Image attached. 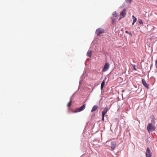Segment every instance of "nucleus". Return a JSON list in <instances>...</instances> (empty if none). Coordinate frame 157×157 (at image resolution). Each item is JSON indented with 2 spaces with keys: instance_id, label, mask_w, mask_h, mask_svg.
<instances>
[{
  "instance_id": "7ed1b4c3",
  "label": "nucleus",
  "mask_w": 157,
  "mask_h": 157,
  "mask_svg": "<svg viewBox=\"0 0 157 157\" xmlns=\"http://www.w3.org/2000/svg\"><path fill=\"white\" fill-rule=\"evenodd\" d=\"M104 30L100 28L97 29L96 32V33L98 36H99L101 34L104 33Z\"/></svg>"
},
{
  "instance_id": "423d86ee",
  "label": "nucleus",
  "mask_w": 157,
  "mask_h": 157,
  "mask_svg": "<svg viewBox=\"0 0 157 157\" xmlns=\"http://www.w3.org/2000/svg\"><path fill=\"white\" fill-rule=\"evenodd\" d=\"M109 65L108 63H106L104 67V68L103 69V71L105 72L109 69Z\"/></svg>"
},
{
  "instance_id": "20e7f679",
  "label": "nucleus",
  "mask_w": 157,
  "mask_h": 157,
  "mask_svg": "<svg viewBox=\"0 0 157 157\" xmlns=\"http://www.w3.org/2000/svg\"><path fill=\"white\" fill-rule=\"evenodd\" d=\"M86 107L85 104H84L81 107L79 108H78L76 109V111L74 112H80L84 110Z\"/></svg>"
},
{
  "instance_id": "9b49d317",
  "label": "nucleus",
  "mask_w": 157,
  "mask_h": 157,
  "mask_svg": "<svg viewBox=\"0 0 157 157\" xmlns=\"http://www.w3.org/2000/svg\"><path fill=\"white\" fill-rule=\"evenodd\" d=\"M92 54V51H89L87 53V56L90 57H91Z\"/></svg>"
},
{
  "instance_id": "dca6fc26",
  "label": "nucleus",
  "mask_w": 157,
  "mask_h": 157,
  "mask_svg": "<svg viewBox=\"0 0 157 157\" xmlns=\"http://www.w3.org/2000/svg\"><path fill=\"white\" fill-rule=\"evenodd\" d=\"M112 23L113 24H114L115 23V21L116 19H113V18H112Z\"/></svg>"
},
{
  "instance_id": "f3484780",
  "label": "nucleus",
  "mask_w": 157,
  "mask_h": 157,
  "mask_svg": "<svg viewBox=\"0 0 157 157\" xmlns=\"http://www.w3.org/2000/svg\"><path fill=\"white\" fill-rule=\"evenodd\" d=\"M132 0H126V2L128 3L129 4L131 3Z\"/></svg>"
},
{
  "instance_id": "412c9836",
  "label": "nucleus",
  "mask_w": 157,
  "mask_h": 157,
  "mask_svg": "<svg viewBox=\"0 0 157 157\" xmlns=\"http://www.w3.org/2000/svg\"><path fill=\"white\" fill-rule=\"evenodd\" d=\"M155 65L156 66V67L157 68V60L155 61Z\"/></svg>"
},
{
  "instance_id": "a211bd4d",
  "label": "nucleus",
  "mask_w": 157,
  "mask_h": 157,
  "mask_svg": "<svg viewBox=\"0 0 157 157\" xmlns=\"http://www.w3.org/2000/svg\"><path fill=\"white\" fill-rule=\"evenodd\" d=\"M139 23L140 24H143V22L141 20H140L139 21Z\"/></svg>"
},
{
  "instance_id": "aec40b11",
  "label": "nucleus",
  "mask_w": 157,
  "mask_h": 157,
  "mask_svg": "<svg viewBox=\"0 0 157 157\" xmlns=\"http://www.w3.org/2000/svg\"><path fill=\"white\" fill-rule=\"evenodd\" d=\"M125 32L126 33H128V34H129L131 35H132V34H131V33H129V32H128V31H125Z\"/></svg>"
},
{
  "instance_id": "1a4fd4ad",
  "label": "nucleus",
  "mask_w": 157,
  "mask_h": 157,
  "mask_svg": "<svg viewBox=\"0 0 157 157\" xmlns=\"http://www.w3.org/2000/svg\"><path fill=\"white\" fill-rule=\"evenodd\" d=\"M108 110V108L105 107V108L104 110L102 112V115L105 116V114L107 113Z\"/></svg>"
},
{
  "instance_id": "5701e85b",
  "label": "nucleus",
  "mask_w": 157,
  "mask_h": 157,
  "mask_svg": "<svg viewBox=\"0 0 157 157\" xmlns=\"http://www.w3.org/2000/svg\"><path fill=\"white\" fill-rule=\"evenodd\" d=\"M152 65H151V67H152Z\"/></svg>"
},
{
  "instance_id": "0eeeda50",
  "label": "nucleus",
  "mask_w": 157,
  "mask_h": 157,
  "mask_svg": "<svg viewBox=\"0 0 157 157\" xmlns=\"http://www.w3.org/2000/svg\"><path fill=\"white\" fill-rule=\"evenodd\" d=\"M116 143L115 142L113 141L111 143L110 146L112 150L114 149L116 147Z\"/></svg>"
},
{
  "instance_id": "4468645a",
  "label": "nucleus",
  "mask_w": 157,
  "mask_h": 157,
  "mask_svg": "<svg viewBox=\"0 0 157 157\" xmlns=\"http://www.w3.org/2000/svg\"><path fill=\"white\" fill-rule=\"evenodd\" d=\"M112 15L114 17H116L117 16V14L116 12H115L113 13Z\"/></svg>"
},
{
  "instance_id": "f8f14e48",
  "label": "nucleus",
  "mask_w": 157,
  "mask_h": 157,
  "mask_svg": "<svg viewBox=\"0 0 157 157\" xmlns=\"http://www.w3.org/2000/svg\"><path fill=\"white\" fill-rule=\"evenodd\" d=\"M132 17L133 19V22L132 23V25H133L134 24V23L136 21H137V19L134 16H132Z\"/></svg>"
},
{
  "instance_id": "2eb2a0df",
  "label": "nucleus",
  "mask_w": 157,
  "mask_h": 157,
  "mask_svg": "<svg viewBox=\"0 0 157 157\" xmlns=\"http://www.w3.org/2000/svg\"><path fill=\"white\" fill-rule=\"evenodd\" d=\"M71 102H72V101H71V100L68 103L67 105V106L68 107H70L71 106Z\"/></svg>"
},
{
  "instance_id": "f03ea898",
  "label": "nucleus",
  "mask_w": 157,
  "mask_h": 157,
  "mask_svg": "<svg viewBox=\"0 0 157 157\" xmlns=\"http://www.w3.org/2000/svg\"><path fill=\"white\" fill-rule=\"evenodd\" d=\"M152 153H151L150 149L149 147L147 148L146 153V157H151Z\"/></svg>"
},
{
  "instance_id": "6e6552de",
  "label": "nucleus",
  "mask_w": 157,
  "mask_h": 157,
  "mask_svg": "<svg viewBox=\"0 0 157 157\" xmlns=\"http://www.w3.org/2000/svg\"><path fill=\"white\" fill-rule=\"evenodd\" d=\"M142 83L144 86L147 88H148L149 86L148 85L147 83L145 80L144 79H142Z\"/></svg>"
},
{
  "instance_id": "ddd939ff",
  "label": "nucleus",
  "mask_w": 157,
  "mask_h": 157,
  "mask_svg": "<svg viewBox=\"0 0 157 157\" xmlns=\"http://www.w3.org/2000/svg\"><path fill=\"white\" fill-rule=\"evenodd\" d=\"M105 81L103 80L101 84V90H102V89L104 87V86L105 85Z\"/></svg>"
},
{
  "instance_id": "4be33fe9",
  "label": "nucleus",
  "mask_w": 157,
  "mask_h": 157,
  "mask_svg": "<svg viewBox=\"0 0 157 157\" xmlns=\"http://www.w3.org/2000/svg\"><path fill=\"white\" fill-rule=\"evenodd\" d=\"M133 68H134V69L135 70H136V67H135V65H134V67H133Z\"/></svg>"
},
{
  "instance_id": "6ab92c4d",
  "label": "nucleus",
  "mask_w": 157,
  "mask_h": 157,
  "mask_svg": "<svg viewBox=\"0 0 157 157\" xmlns=\"http://www.w3.org/2000/svg\"><path fill=\"white\" fill-rule=\"evenodd\" d=\"M104 117H105V116H103V115H102V119H101V120L102 121H104Z\"/></svg>"
},
{
  "instance_id": "f257e3e1",
  "label": "nucleus",
  "mask_w": 157,
  "mask_h": 157,
  "mask_svg": "<svg viewBox=\"0 0 157 157\" xmlns=\"http://www.w3.org/2000/svg\"><path fill=\"white\" fill-rule=\"evenodd\" d=\"M147 129L149 132L155 130V128L151 123H149L148 124L147 127Z\"/></svg>"
},
{
  "instance_id": "9d476101",
  "label": "nucleus",
  "mask_w": 157,
  "mask_h": 157,
  "mask_svg": "<svg viewBox=\"0 0 157 157\" xmlns=\"http://www.w3.org/2000/svg\"><path fill=\"white\" fill-rule=\"evenodd\" d=\"M98 106L97 105H94L93 107L91 110V112H93L95 111L98 108Z\"/></svg>"
},
{
  "instance_id": "39448f33",
  "label": "nucleus",
  "mask_w": 157,
  "mask_h": 157,
  "mask_svg": "<svg viewBox=\"0 0 157 157\" xmlns=\"http://www.w3.org/2000/svg\"><path fill=\"white\" fill-rule=\"evenodd\" d=\"M126 14V10L125 9H124L123 10V11H122L121 12V13H120V17L119 20L124 17H125V16Z\"/></svg>"
}]
</instances>
